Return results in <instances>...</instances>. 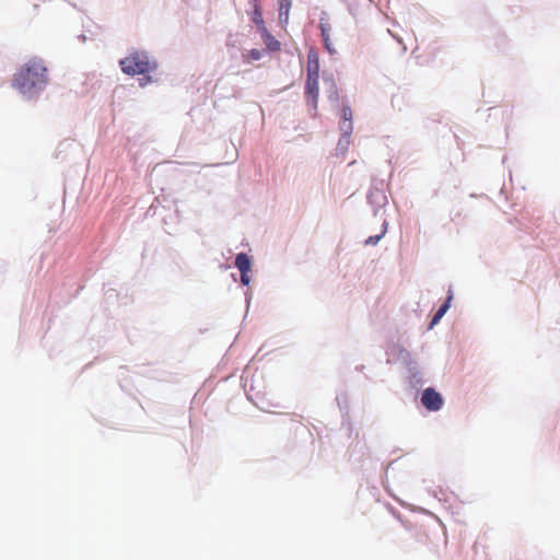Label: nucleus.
<instances>
[{
    "label": "nucleus",
    "instance_id": "2",
    "mask_svg": "<svg viewBox=\"0 0 560 560\" xmlns=\"http://www.w3.org/2000/svg\"><path fill=\"white\" fill-rule=\"evenodd\" d=\"M118 65L121 72L129 77L152 73L159 68V61L148 50L136 48L130 49L126 57L119 59Z\"/></svg>",
    "mask_w": 560,
    "mask_h": 560
},
{
    "label": "nucleus",
    "instance_id": "7",
    "mask_svg": "<svg viewBox=\"0 0 560 560\" xmlns=\"http://www.w3.org/2000/svg\"><path fill=\"white\" fill-rule=\"evenodd\" d=\"M453 300H454L453 287L450 285L444 301L442 302V304L439 306V308L435 311V313L433 314V316L430 319V323L428 326L429 330L432 329L435 325H438L440 323V320L443 318V316L451 308Z\"/></svg>",
    "mask_w": 560,
    "mask_h": 560
},
{
    "label": "nucleus",
    "instance_id": "16",
    "mask_svg": "<svg viewBox=\"0 0 560 560\" xmlns=\"http://www.w3.org/2000/svg\"><path fill=\"white\" fill-rule=\"evenodd\" d=\"M388 229V221L384 218L382 222V231L378 234L371 235L364 241L366 246H375L384 237Z\"/></svg>",
    "mask_w": 560,
    "mask_h": 560
},
{
    "label": "nucleus",
    "instance_id": "23",
    "mask_svg": "<svg viewBox=\"0 0 560 560\" xmlns=\"http://www.w3.org/2000/svg\"><path fill=\"white\" fill-rule=\"evenodd\" d=\"M244 296H245L246 312H248V308H249V305H250V301H252V298H253L252 291L249 289L246 290L244 292Z\"/></svg>",
    "mask_w": 560,
    "mask_h": 560
},
{
    "label": "nucleus",
    "instance_id": "4",
    "mask_svg": "<svg viewBox=\"0 0 560 560\" xmlns=\"http://www.w3.org/2000/svg\"><path fill=\"white\" fill-rule=\"evenodd\" d=\"M385 186L386 185L383 179L373 178L369 188L366 200L368 203L373 208L374 217H377L381 209H383L388 203Z\"/></svg>",
    "mask_w": 560,
    "mask_h": 560
},
{
    "label": "nucleus",
    "instance_id": "20",
    "mask_svg": "<svg viewBox=\"0 0 560 560\" xmlns=\"http://www.w3.org/2000/svg\"><path fill=\"white\" fill-rule=\"evenodd\" d=\"M142 77L138 79V83L140 88H145L147 85L153 82V78L151 73L141 74Z\"/></svg>",
    "mask_w": 560,
    "mask_h": 560
},
{
    "label": "nucleus",
    "instance_id": "1",
    "mask_svg": "<svg viewBox=\"0 0 560 560\" xmlns=\"http://www.w3.org/2000/svg\"><path fill=\"white\" fill-rule=\"evenodd\" d=\"M48 68L40 57H32L14 73L12 86L26 102H37L46 90L49 77Z\"/></svg>",
    "mask_w": 560,
    "mask_h": 560
},
{
    "label": "nucleus",
    "instance_id": "11",
    "mask_svg": "<svg viewBox=\"0 0 560 560\" xmlns=\"http://www.w3.org/2000/svg\"><path fill=\"white\" fill-rule=\"evenodd\" d=\"M248 4L250 9L246 12L249 15L250 21L256 25V28L265 25L266 23L262 16L260 0H248Z\"/></svg>",
    "mask_w": 560,
    "mask_h": 560
},
{
    "label": "nucleus",
    "instance_id": "19",
    "mask_svg": "<svg viewBox=\"0 0 560 560\" xmlns=\"http://www.w3.org/2000/svg\"><path fill=\"white\" fill-rule=\"evenodd\" d=\"M267 50L266 49H257V48H252L250 50H248V54L247 56L252 59V60H260L264 56V54L266 52Z\"/></svg>",
    "mask_w": 560,
    "mask_h": 560
},
{
    "label": "nucleus",
    "instance_id": "27",
    "mask_svg": "<svg viewBox=\"0 0 560 560\" xmlns=\"http://www.w3.org/2000/svg\"><path fill=\"white\" fill-rule=\"evenodd\" d=\"M355 370L359 371V372H362L364 370V365H357L355 366Z\"/></svg>",
    "mask_w": 560,
    "mask_h": 560
},
{
    "label": "nucleus",
    "instance_id": "13",
    "mask_svg": "<svg viewBox=\"0 0 560 560\" xmlns=\"http://www.w3.org/2000/svg\"><path fill=\"white\" fill-rule=\"evenodd\" d=\"M336 401L338 404V407L341 411L345 412V415L342 416V425H348V429H349V432L351 433L352 431V424L350 422V418L348 416V397H347V394L346 393H340L336 396Z\"/></svg>",
    "mask_w": 560,
    "mask_h": 560
},
{
    "label": "nucleus",
    "instance_id": "3",
    "mask_svg": "<svg viewBox=\"0 0 560 560\" xmlns=\"http://www.w3.org/2000/svg\"><path fill=\"white\" fill-rule=\"evenodd\" d=\"M386 353L405 366L408 373L407 383L409 386L415 390L421 389L427 381L419 362L412 358L410 351L400 345L393 343L388 346Z\"/></svg>",
    "mask_w": 560,
    "mask_h": 560
},
{
    "label": "nucleus",
    "instance_id": "8",
    "mask_svg": "<svg viewBox=\"0 0 560 560\" xmlns=\"http://www.w3.org/2000/svg\"><path fill=\"white\" fill-rule=\"evenodd\" d=\"M340 112H341L340 113V121H339L340 131H343L345 135H352V131H353L352 109H351L350 103L347 98L342 100Z\"/></svg>",
    "mask_w": 560,
    "mask_h": 560
},
{
    "label": "nucleus",
    "instance_id": "10",
    "mask_svg": "<svg viewBox=\"0 0 560 560\" xmlns=\"http://www.w3.org/2000/svg\"><path fill=\"white\" fill-rule=\"evenodd\" d=\"M257 32L266 45L267 52H276L281 49V43L268 31L266 24L258 27Z\"/></svg>",
    "mask_w": 560,
    "mask_h": 560
},
{
    "label": "nucleus",
    "instance_id": "24",
    "mask_svg": "<svg viewBox=\"0 0 560 560\" xmlns=\"http://www.w3.org/2000/svg\"><path fill=\"white\" fill-rule=\"evenodd\" d=\"M358 447L360 448V452H362V454H364L363 450H366V448H368V447H366V445H365V443H360V442H358V443L354 445V448H358Z\"/></svg>",
    "mask_w": 560,
    "mask_h": 560
},
{
    "label": "nucleus",
    "instance_id": "15",
    "mask_svg": "<svg viewBox=\"0 0 560 560\" xmlns=\"http://www.w3.org/2000/svg\"><path fill=\"white\" fill-rule=\"evenodd\" d=\"M327 16H328L327 12L322 11L319 23H318V27L320 30L322 42H326L327 39L330 38V36H329L330 24L327 22Z\"/></svg>",
    "mask_w": 560,
    "mask_h": 560
},
{
    "label": "nucleus",
    "instance_id": "6",
    "mask_svg": "<svg viewBox=\"0 0 560 560\" xmlns=\"http://www.w3.org/2000/svg\"><path fill=\"white\" fill-rule=\"evenodd\" d=\"M318 78L319 74H306L305 85H304V95L306 98V104L310 108L314 110V115L317 112L318 104Z\"/></svg>",
    "mask_w": 560,
    "mask_h": 560
},
{
    "label": "nucleus",
    "instance_id": "9",
    "mask_svg": "<svg viewBox=\"0 0 560 560\" xmlns=\"http://www.w3.org/2000/svg\"><path fill=\"white\" fill-rule=\"evenodd\" d=\"M322 78H323V82H324V84L326 86V94H327L328 101L332 105H338V103H339V92H338V86H337V83L335 81L334 74L332 73H328L327 71H324Z\"/></svg>",
    "mask_w": 560,
    "mask_h": 560
},
{
    "label": "nucleus",
    "instance_id": "26",
    "mask_svg": "<svg viewBox=\"0 0 560 560\" xmlns=\"http://www.w3.org/2000/svg\"><path fill=\"white\" fill-rule=\"evenodd\" d=\"M78 39L81 40V42H85L86 40V36L84 34H81L78 36Z\"/></svg>",
    "mask_w": 560,
    "mask_h": 560
},
{
    "label": "nucleus",
    "instance_id": "14",
    "mask_svg": "<svg viewBox=\"0 0 560 560\" xmlns=\"http://www.w3.org/2000/svg\"><path fill=\"white\" fill-rule=\"evenodd\" d=\"M252 257L245 253L241 252L235 256V267L240 272L250 271L252 270Z\"/></svg>",
    "mask_w": 560,
    "mask_h": 560
},
{
    "label": "nucleus",
    "instance_id": "18",
    "mask_svg": "<svg viewBox=\"0 0 560 560\" xmlns=\"http://www.w3.org/2000/svg\"><path fill=\"white\" fill-rule=\"evenodd\" d=\"M350 137L351 135H345L343 131H341V136L338 140L337 147H336V155H345L346 152L349 149L350 145Z\"/></svg>",
    "mask_w": 560,
    "mask_h": 560
},
{
    "label": "nucleus",
    "instance_id": "21",
    "mask_svg": "<svg viewBox=\"0 0 560 560\" xmlns=\"http://www.w3.org/2000/svg\"><path fill=\"white\" fill-rule=\"evenodd\" d=\"M249 272L250 271L240 272V281H241V284L244 285V287H248L250 281H252Z\"/></svg>",
    "mask_w": 560,
    "mask_h": 560
},
{
    "label": "nucleus",
    "instance_id": "5",
    "mask_svg": "<svg viewBox=\"0 0 560 560\" xmlns=\"http://www.w3.org/2000/svg\"><path fill=\"white\" fill-rule=\"evenodd\" d=\"M421 406L428 412H438L444 406L443 395L433 386L417 390Z\"/></svg>",
    "mask_w": 560,
    "mask_h": 560
},
{
    "label": "nucleus",
    "instance_id": "22",
    "mask_svg": "<svg viewBox=\"0 0 560 560\" xmlns=\"http://www.w3.org/2000/svg\"><path fill=\"white\" fill-rule=\"evenodd\" d=\"M323 45H324L325 49L327 50V52L329 55H335L336 54V49H335L330 38L327 39L326 42H323Z\"/></svg>",
    "mask_w": 560,
    "mask_h": 560
},
{
    "label": "nucleus",
    "instance_id": "17",
    "mask_svg": "<svg viewBox=\"0 0 560 560\" xmlns=\"http://www.w3.org/2000/svg\"><path fill=\"white\" fill-rule=\"evenodd\" d=\"M278 5L279 22L287 24L292 1L278 2Z\"/></svg>",
    "mask_w": 560,
    "mask_h": 560
},
{
    "label": "nucleus",
    "instance_id": "25",
    "mask_svg": "<svg viewBox=\"0 0 560 560\" xmlns=\"http://www.w3.org/2000/svg\"><path fill=\"white\" fill-rule=\"evenodd\" d=\"M395 462H396V460H392V462H389V463L387 464V466L384 468V472H385V475H387L388 469L392 467V465H393Z\"/></svg>",
    "mask_w": 560,
    "mask_h": 560
},
{
    "label": "nucleus",
    "instance_id": "12",
    "mask_svg": "<svg viewBox=\"0 0 560 560\" xmlns=\"http://www.w3.org/2000/svg\"><path fill=\"white\" fill-rule=\"evenodd\" d=\"M319 56L315 48L307 51L306 74H319Z\"/></svg>",
    "mask_w": 560,
    "mask_h": 560
}]
</instances>
